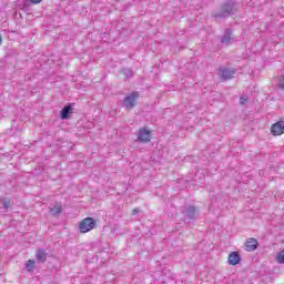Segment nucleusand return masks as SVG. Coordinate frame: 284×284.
Segmentation results:
<instances>
[{"mask_svg":"<svg viewBox=\"0 0 284 284\" xmlns=\"http://www.w3.org/2000/svg\"><path fill=\"white\" fill-rule=\"evenodd\" d=\"M237 12L239 2L236 0H226L219 6L217 10L211 13V17L214 21H225V19L234 17Z\"/></svg>","mask_w":284,"mask_h":284,"instance_id":"1","label":"nucleus"},{"mask_svg":"<svg viewBox=\"0 0 284 284\" xmlns=\"http://www.w3.org/2000/svg\"><path fill=\"white\" fill-rule=\"evenodd\" d=\"M183 222L187 225L194 224L196 221V206L194 205H186L182 211Z\"/></svg>","mask_w":284,"mask_h":284,"instance_id":"2","label":"nucleus"},{"mask_svg":"<svg viewBox=\"0 0 284 284\" xmlns=\"http://www.w3.org/2000/svg\"><path fill=\"white\" fill-rule=\"evenodd\" d=\"M139 97H141V93H139V91L131 92L129 95H126L123 99L122 101L123 108H125V110H134V108H136Z\"/></svg>","mask_w":284,"mask_h":284,"instance_id":"3","label":"nucleus"},{"mask_svg":"<svg viewBox=\"0 0 284 284\" xmlns=\"http://www.w3.org/2000/svg\"><path fill=\"white\" fill-rule=\"evenodd\" d=\"M97 227V220L94 217H85L79 223V231L81 234H88Z\"/></svg>","mask_w":284,"mask_h":284,"instance_id":"4","label":"nucleus"},{"mask_svg":"<svg viewBox=\"0 0 284 284\" xmlns=\"http://www.w3.org/2000/svg\"><path fill=\"white\" fill-rule=\"evenodd\" d=\"M236 39L234 38V29L226 28L223 31V34L220 36V43L225 48H230Z\"/></svg>","mask_w":284,"mask_h":284,"instance_id":"5","label":"nucleus"},{"mask_svg":"<svg viewBox=\"0 0 284 284\" xmlns=\"http://www.w3.org/2000/svg\"><path fill=\"white\" fill-rule=\"evenodd\" d=\"M212 203H215L217 207H227V201H230V195L225 192H220L211 197Z\"/></svg>","mask_w":284,"mask_h":284,"instance_id":"6","label":"nucleus"},{"mask_svg":"<svg viewBox=\"0 0 284 284\" xmlns=\"http://www.w3.org/2000/svg\"><path fill=\"white\" fill-rule=\"evenodd\" d=\"M219 74L222 81H230V79H234V74H236V70H232L229 68H220Z\"/></svg>","mask_w":284,"mask_h":284,"instance_id":"7","label":"nucleus"},{"mask_svg":"<svg viewBox=\"0 0 284 284\" xmlns=\"http://www.w3.org/2000/svg\"><path fill=\"white\" fill-rule=\"evenodd\" d=\"M152 134V132H150V130H146L145 128L140 129L139 133H138V141L140 143H150L151 139L150 135Z\"/></svg>","mask_w":284,"mask_h":284,"instance_id":"8","label":"nucleus"},{"mask_svg":"<svg viewBox=\"0 0 284 284\" xmlns=\"http://www.w3.org/2000/svg\"><path fill=\"white\" fill-rule=\"evenodd\" d=\"M271 133L273 136H281L284 134V121H278L271 126Z\"/></svg>","mask_w":284,"mask_h":284,"instance_id":"9","label":"nucleus"},{"mask_svg":"<svg viewBox=\"0 0 284 284\" xmlns=\"http://www.w3.org/2000/svg\"><path fill=\"white\" fill-rule=\"evenodd\" d=\"M73 110H74V106L72 104L64 105L60 111V119L62 121L70 119V114H72Z\"/></svg>","mask_w":284,"mask_h":284,"instance_id":"10","label":"nucleus"},{"mask_svg":"<svg viewBox=\"0 0 284 284\" xmlns=\"http://www.w3.org/2000/svg\"><path fill=\"white\" fill-rule=\"evenodd\" d=\"M246 252H254L258 250V241L254 237H248L245 242Z\"/></svg>","mask_w":284,"mask_h":284,"instance_id":"11","label":"nucleus"},{"mask_svg":"<svg viewBox=\"0 0 284 284\" xmlns=\"http://www.w3.org/2000/svg\"><path fill=\"white\" fill-rule=\"evenodd\" d=\"M229 265H239L241 263V254L236 251H233L229 254L227 258Z\"/></svg>","mask_w":284,"mask_h":284,"instance_id":"12","label":"nucleus"},{"mask_svg":"<svg viewBox=\"0 0 284 284\" xmlns=\"http://www.w3.org/2000/svg\"><path fill=\"white\" fill-rule=\"evenodd\" d=\"M36 258L39 263H45L48 261V253L44 248H38L36 252Z\"/></svg>","mask_w":284,"mask_h":284,"instance_id":"13","label":"nucleus"},{"mask_svg":"<svg viewBox=\"0 0 284 284\" xmlns=\"http://www.w3.org/2000/svg\"><path fill=\"white\" fill-rule=\"evenodd\" d=\"M61 212H63V207L61 206V204H55L53 207L50 209V214H52V216H57V214H61Z\"/></svg>","mask_w":284,"mask_h":284,"instance_id":"14","label":"nucleus"},{"mask_svg":"<svg viewBox=\"0 0 284 284\" xmlns=\"http://www.w3.org/2000/svg\"><path fill=\"white\" fill-rule=\"evenodd\" d=\"M280 74L281 75L277 77L276 88L278 90H284V73H283V71H280Z\"/></svg>","mask_w":284,"mask_h":284,"instance_id":"15","label":"nucleus"},{"mask_svg":"<svg viewBox=\"0 0 284 284\" xmlns=\"http://www.w3.org/2000/svg\"><path fill=\"white\" fill-rule=\"evenodd\" d=\"M34 260H29L27 263H26V270L27 272H32L34 270Z\"/></svg>","mask_w":284,"mask_h":284,"instance_id":"16","label":"nucleus"},{"mask_svg":"<svg viewBox=\"0 0 284 284\" xmlns=\"http://www.w3.org/2000/svg\"><path fill=\"white\" fill-rule=\"evenodd\" d=\"M276 261H277V263H280L281 265L284 264V248H283L281 252L277 253V255H276Z\"/></svg>","mask_w":284,"mask_h":284,"instance_id":"17","label":"nucleus"},{"mask_svg":"<svg viewBox=\"0 0 284 284\" xmlns=\"http://www.w3.org/2000/svg\"><path fill=\"white\" fill-rule=\"evenodd\" d=\"M123 74L126 79H132V77H134V71H132V69H124Z\"/></svg>","mask_w":284,"mask_h":284,"instance_id":"18","label":"nucleus"},{"mask_svg":"<svg viewBox=\"0 0 284 284\" xmlns=\"http://www.w3.org/2000/svg\"><path fill=\"white\" fill-rule=\"evenodd\" d=\"M240 103H241V105H245V103H247V98L241 97L240 98Z\"/></svg>","mask_w":284,"mask_h":284,"instance_id":"19","label":"nucleus"},{"mask_svg":"<svg viewBox=\"0 0 284 284\" xmlns=\"http://www.w3.org/2000/svg\"><path fill=\"white\" fill-rule=\"evenodd\" d=\"M136 214H141V210H139V209H133V210H132V215L134 216V215H136Z\"/></svg>","mask_w":284,"mask_h":284,"instance_id":"20","label":"nucleus"},{"mask_svg":"<svg viewBox=\"0 0 284 284\" xmlns=\"http://www.w3.org/2000/svg\"><path fill=\"white\" fill-rule=\"evenodd\" d=\"M30 3L37 4V3H41L42 0H29Z\"/></svg>","mask_w":284,"mask_h":284,"instance_id":"21","label":"nucleus"},{"mask_svg":"<svg viewBox=\"0 0 284 284\" xmlns=\"http://www.w3.org/2000/svg\"><path fill=\"white\" fill-rule=\"evenodd\" d=\"M3 207H4L6 210H8V207H10V203H9V202H3Z\"/></svg>","mask_w":284,"mask_h":284,"instance_id":"22","label":"nucleus"},{"mask_svg":"<svg viewBox=\"0 0 284 284\" xmlns=\"http://www.w3.org/2000/svg\"><path fill=\"white\" fill-rule=\"evenodd\" d=\"M3 43V38L0 36V45Z\"/></svg>","mask_w":284,"mask_h":284,"instance_id":"23","label":"nucleus"}]
</instances>
